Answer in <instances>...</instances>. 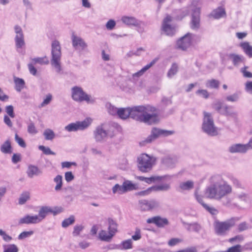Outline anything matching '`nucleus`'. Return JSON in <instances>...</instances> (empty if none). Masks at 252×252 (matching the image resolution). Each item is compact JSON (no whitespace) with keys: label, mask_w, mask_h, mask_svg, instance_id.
<instances>
[{"label":"nucleus","mask_w":252,"mask_h":252,"mask_svg":"<svg viewBox=\"0 0 252 252\" xmlns=\"http://www.w3.org/2000/svg\"><path fill=\"white\" fill-rule=\"evenodd\" d=\"M117 115L124 120L130 117L148 125H158L161 119L157 109L150 105L120 108Z\"/></svg>","instance_id":"1"},{"label":"nucleus","mask_w":252,"mask_h":252,"mask_svg":"<svg viewBox=\"0 0 252 252\" xmlns=\"http://www.w3.org/2000/svg\"><path fill=\"white\" fill-rule=\"evenodd\" d=\"M211 185L205 190L207 197L220 200L232 191L231 187L222 177L215 175L211 179Z\"/></svg>","instance_id":"2"},{"label":"nucleus","mask_w":252,"mask_h":252,"mask_svg":"<svg viewBox=\"0 0 252 252\" xmlns=\"http://www.w3.org/2000/svg\"><path fill=\"white\" fill-rule=\"evenodd\" d=\"M61 57V47L60 43L59 41L55 40L52 43L51 64L59 74L62 73Z\"/></svg>","instance_id":"3"},{"label":"nucleus","mask_w":252,"mask_h":252,"mask_svg":"<svg viewBox=\"0 0 252 252\" xmlns=\"http://www.w3.org/2000/svg\"><path fill=\"white\" fill-rule=\"evenodd\" d=\"M238 220V218H232L224 221L216 220L214 223L215 234L221 236L226 235L230 229L234 226Z\"/></svg>","instance_id":"4"},{"label":"nucleus","mask_w":252,"mask_h":252,"mask_svg":"<svg viewBox=\"0 0 252 252\" xmlns=\"http://www.w3.org/2000/svg\"><path fill=\"white\" fill-rule=\"evenodd\" d=\"M71 97L73 100L78 102L86 101L88 104H94L96 98L86 93L83 89L75 86L71 89Z\"/></svg>","instance_id":"5"},{"label":"nucleus","mask_w":252,"mask_h":252,"mask_svg":"<svg viewBox=\"0 0 252 252\" xmlns=\"http://www.w3.org/2000/svg\"><path fill=\"white\" fill-rule=\"evenodd\" d=\"M156 158L146 154H142L137 158V167L139 171L147 173L151 171L156 161Z\"/></svg>","instance_id":"6"},{"label":"nucleus","mask_w":252,"mask_h":252,"mask_svg":"<svg viewBox=\"0 0 252 252\" xmlns=\"http://www.w3.org/2000/svg\"><path fill=\"white\" fill-rule=\"evenodd\" d=\"M122 130L121 127H109V129H105L103 127H97L94 131V137L96 141L105 140L108 137H113Z\"/></svg>","instance_id":"7"},{"label":"nucleus","mask_w":252,"mask_h":252,"mask_svg":"<svg viewBox=\"0 0 252 252\" xmlns=\"http://www.w3.org/2000/svg\"><path fill=\"white\" fill-rule=\"evenodd\" d=\"M200 41V37L199 35L188 32L177 41V46L178 48L185 51L191 45Z\"/></svg>","instance_id":"8"},{"label":"nucleus","mask_w":252,"mask_h":252,"mask_svg":"<svg viewBox=\"0 0 252 252\" xmlns=\"http://www.w3.org/2000/svg\"><path fill=\"white\" fill-rule=\"evenodd\" d=\"M174 132L173 130H166L154 127L152 129L151 134L145 140L140 142V145L141 146H145L147 144L153 142L160 136H167L174 134Z\"/></svg>","instance_id":"9"},{"label":"nucleus","mask_w":252,"mask_h":252,"mask_svg":"<svg viewBox=\"0 0 252 252\" xmlns=\"http://www.w3.org/2000/svg\"><path fill=\"white\" fill-rule=\"evenodd\" d=\"M140 209L143 211L156 210L160 207V202L156 199L141 200L139 201Z\"/></svg>","instance_id":"10"},{"label":"nucleus","mask_w":252,"mask_h":252,"mask_svg":"<svg viewBox=\"0 0 252 252\" xmlns=\"http://www.w3.org/2000/svg\"><path fill=\"white\" fill-rule=\"evenodd\" d=\"M14 31L16 33V36L14 38L15 46L17 51L19 52V50L25 45L24 36L22 28L19 26H15Z\"/></svg>","instance_id":"11"},{"label":"nucleus","mask_w":252,"mask_h":252,"mask_svg":"<svg viewBox=\"0 0 252 252\" xmlns=\"http://www.w3.org/2000/svg\"><path fill=\"white\" fill-rule=\"evenodd\" d=\"M200 10L199 8H195L191 15V20L190 22V28L193 30H197L200 27Z\"/></svg>","instance_id":"12"},{"label":"nucleus","mask_w":252,"mask_h":252,"mask_svg":"<svg viewBox=\"0 0 252 252\" xmlns=\"http://www.w3.org/2000/svg\"><path fill=\"white\" fill-rule=\"evenodd\" d=\"M171 21L172 17L170 15H167L162 23V30L169 36L173 35L175 32V28L169 24Z\"/></svg>","instance_id":"13"},{"label":"nucleus","mask_w":252,"mask_h":252,"mask_svg":"<svg viewBox=\"0 0 252 252\" xmlns=\"http://www.w3.org/2000/svg\"><path fill=\"white\" fill-rule=\"evenodd\" d=\"M72 46L76 50H84L87 44L84 40L80 37L72 34Z\"/></svg>","instance_id":"14"},{"label":"nucleus","mask_w":252,"mask_h":252,"mask_svg":"<svg viewBox=\"0 0 252 252\" xmlns=\"http://www.w3.org/2000/svg\"><path fill=\"white\" fill-rule=\"evenodd\" d=\"M148 223L155 224L159 227H162L168 224V221L166 218H162L159 216H156L148 219L147 220Z\"/></svg>","instance_id":"15"},{"label":"nucleus","mask_w":252,"mask_h":252,"mask_svg":"<svg viewBox=\"0 0 252 252\" xmlns=\"http://www.w3.org/2000/svg\"><path fill=\"white\" fill-rule=\"evenodd\" d=\"M122 21L128 26L139 27L142 22L132 16H124L122 17Z\"/></svg>","instance_id":"16"},{"label":"nucleus","mask_w":252,"mask_h":252,"mask_svg":"<svg viewBox=\"0 0 252 252\" xmlns=\"http://www.w3.org/2000/svg\"><path fill=\"white\" fill-rule=\"evenodd\" d=\"M40 222V219L38 218L37 215L31 216L27 215L20 219L19 223L35 224L39 223Z\"/></svg>","instance_id":"17"},{"label":"nucleus","mask_w":252,"mask_h":252,"mask_svg":"<svg viewBox=\"0 0 252 252\" xmlns=\"http://www.w3.org/2000/svg\"><path fill=\"white\" fill-rule=\"evenodd\" d=\"M159 60L158 58H156L153 60L149 63L144 66L141 70L132 74V78H139L142 76L145 72L154 65Z\"/></svg>","instance_id":"18"},{"label":"nucleus","mask_w":252,"mask_h":252,"mask_svg":"<svg viewBox=\"0 0 252 252\" xmlns=\"http://www.w3.org/2000/svg\"><path fill=\"white\" fill-rule=\"evenodd\" d=\"M49 213H53L56 215L58 213L57 211H55L52 208L49 206H42L39 211L38 217L40 219L41 222L46 216Z\"/></svg>","instance_id":"19"},{"label":"nucleus","mask_w":252,"mask_h":252,"mask_svg":"<svg viewBox=\"0 0 252 252\" xmlns=\"http://www.w3.org/2000/svg\"><path fill=\"white\" fill-rule=\"evenodd\" d=\"M135 178L141 181H144L148 184H151L152 183L159 182L165 178L164 176H153L150 177H145L143 176H136Z\"/></svg>","instance_id":"20"},{"label":"nucleus","mask_w":252,"mask_h":252,"mask_svg":"<svg viewBox=\"0 0 252 252\" xmlns=\"http://www.w3.org/2000/svg\"><path fill=\"white\" fill-rule=\"evenodd\" d=\"M227 56L235 66H238L241 63H244L245 58L242 55L232 53L227 55Z\"/></svg>","instance_id":"21"},{"label":"nucleus","mask_w":252,"mask_h":252,"mask_svg":"<svg viewBox=\"0 0 252 252\" xmlns=\"http://www.w3.org/2000/svg\"><path fill=\"white\" fill-rule=\"evenodd\" d=\"M248 150V146L245 144H236L229 147V151L231 153H244Z\"/></svg>","instance_id":"22"},{"label":"nucleus","mask_w":252,"mask_h":252,"mask_svg":"<svg viewBox=\"0 0 252 252\" xmlns=\"http://www.w3.org/2000/svg\"><path fill=\"white\" fill-rule=\"evenodd\" d=\"M189 13V8L188 7H184L181 9H176L174 11L176 19L182 20Z\"/></svg>","instance_id":"23"},{"label":"nucleus","mask_w":252,"mask_h":252,"mask_svg":"<svg viewBox=\"0 0 252 252\" xmlns=\"http://www.w3.org/2000/svg\"><path fill=\"white\" fill-rule=\"evenodd\" d=\"M42 173L41 171L36 166L30 165L27 171L28 176L32 178L34 176H38Z\"/></svg>","instance_id":"24"},{"label":"nucleus","mask_w":252,"mask_h":252,"mask_svg":"<svg viewBox=\"0 0 252 252\" xmlns=\"http://www.w3.org/2000/svg\"><path fill=\"white\" fill-rule=\"evenodd\" d=\"M202 130L208 135L214 136L220 134L221 129L218 127H202Z\"/></svg>","instance_id":"25"},{"label":"nucleus","mask_w":252,"mask_h":252,"mask_svg":"<svg viewBox=\"0 0 252 252\" xmlns=\"http://www.w3.org/2000/svg\"><path fill=\"white\" fill-rule=\"evenodd\" d=\"M113 236L109 230L107 232L105 230H101L98 234V238L101 241L107 242H110Z\"/></svg>","instance_id":"26"},{"label":"nucleus","mask_w":252,"mask_h":252,"mask_svg":"<svg viewBox=\"0 0 252 252\" xmlns=\"http://www.w3.org/2000/svg\"><path fill=\"white\" fill-rule=\"evenodd\" d=\"M108 222V230L114 236L117 232L118 224L116 221L111 218H108L107 220Z\"/></svg>","instance_id":"27"},{"label":"nucleus","mask_w":252,"mask_h":252,"mask_svg":"<svg viewBox=\"0 0 252 252\" xmlns=\"http://www.w3.org/2000/svg\"><path fill=\"white\" fill-rule=\"evenodd\" d=\"M176 162L175 158L170 156H165L161 158V163L167 167L172 168Z\"/></svg>","instance_id":"28"},{"label":"nucleus","mask_w":252,"mask_h":252,"mask_svg":"<svg viewBox=\"0 0 252 252\" xmlns=\"http://www.w3.org/2000/svg\"><path fill=\"white\" fill-rule=\"evenodd\" d=\"M14 82L15 85V89L18 92H20L25 87V81L22 78L14 77Z\"/></svg>","instance_id":"29"},{"label":"nucleus","mask_w":252,"mask_h":252,"mask_svg":"<svg viewBox=\"0 0 252 252\" xmlns=\"http://www.w3.org/2000/svg\"><path fill=\"white\" fill-rule=\"evenodd\" d=\"M0 151L3 154H11L12 148L9 140L5 141L0 146Z\"/></svg>","instance_id":"30"},{"label":"nucleus","mask_w":252,"mask_h":252,"mask_svg":"<svg viewBox=\"0 0 252 252\" xmlns=\"http://www.w3.org/2000/svg\"><path fill=\"white\" fill-rule=\"evenodd\" d=\"M183 224L187 225L186 228L189 231H193L196 232H199L201 229V225L197 222L191 223L183 222Z\"/></svg>","instance_id":"31"},{"label":"nucleus","mask_w":252,"mask_h":252,"mask_svg":"<svg viewBox=\"0 0 252 252\" xmlns=\"http://www.w3.org/2000/svg\"><path fill=\"white\" fill-rule=\"evenodd\" d=\"M93 122L91 118H87L83 121H77L75 123H72L67 126H89Z\"/></svg>","instance_id":"32"},{"label":"nucleus","mask_w":252,"mask_h":252,"mask_svg":"<svg viewBox=\"0 0 252 252\" xmlns=\"http://www.w3.org/2000/svg\"><path fill=\"white\" fill-rule=\"evenodd\" d=\"M202 126H214V121L211 114L204 112V120Z\"/></svg>","instance_id":"33"},{"label":"nucleus","mask_w":252,"mask_h":252,"mask_svg":"<svg viewBox=\"0 0 252 252\" xmlns=\"http://www.w3.org/2000/svg\"><path fill=\"white\" fill-rule=\"evenodd\" d=\"M225 15V10L221 7L214 10L211 13V15L215 19H219Z\"/></svg>","instance_id":"34"},{"label":"nucleus","mask_w":252,"mask_h":252,"mask_svg":"<svg viewBox=\"0 0 252 252\" xmlns=\"http://www.w3.org/2000/svg\"><path fill=\"white\" fill-rule=\"evenodd\" d=\"M240 46L249 58H252V46L249 42H245L240 44Z\"/></svg>","instance_id":"35"},{"label":"nucleus","mask_w":252,"mask_h":252,"mask_svg":"<svg viewBox=\"0 0 252 252\" xmlns=\"http://www.w3.org/2000/svg\"><path fill=\"white\" fill-rule=\"evenodd\" d=\"M179 70V66L177 63H174L171 65V67L169 69L167 73V76L169 78H172L177 74Z\"/></svg>","instance_id":"36"},{"label":"nucleus","mask_w":252,"mask_h":252,"mask_svg":"<svg viewBox=\"0 0 252 252\" xmlns=\"http://www.w3.org/2000/svg\"><path fill=\"white\" fill-rule=\"evenodd\" d=\"M32 63L35 64L38 63L39 64H47L49 63V61L46 56L44 57H37L31 59Z\"/></svg>","instance_id":"37"},{"label":"nucleus","mask_w":252,"mask_h":252,"mask_svg":"<svg viewBox=\"0 0 252 252\" xmlns=\"http://www.w3.org/2000/svg\"><path fill=\"white\" fill-rule=\"evenodd\" d=\"M152 188L153 191H167L170 189V186L168 184H163L153 186Z\"/></svg>","instance_id":"38"},{"label":"nucleus","mask_w":252,"mask_h":252,"mask_svg":"<svg viewBox=\"0 0 252 252\" xmlns=\"http://www.w3.org/2000/svg\"><path fill=\"white\" fill-rule=\"evenodd\" d=\"M121 250H128L131 249L133 248L132 246V241L131 239H128L123 241L121 243Z\"/></svg>","instance_id":"39"},{"label":"nucleus","mask_w":252,"mask_h":252,"mask_svg":"<svg viewBox=\"0 0 252 252\" xmlns=\"http://www.w3.org/2000/svg\"><path fill=\"white\" fill-rule=\"evenodd\" d=\"M194 183L191 181H188L185 182H182L180 184V188L182 190H190L193 189Z\"/></svg>","instance_id":"40"},{"label":"nucleus","mask_w":252,"mask_h":252,"mask_svg":"<svg viewBox=\"0 0 252 252\" xmlns=\"http://www.w3.org/2000/svg\"><path fill=\"white\" fill-rule=\"evenodd\" d=\"M124 188L126 189V191L135 190L138 189V186L135 184H133L129 180L125 181L124 183Z\"/></svg>","instance_id":"41"},{"label":"nucleus","mask_w":252,"mask_h":252,"mask_svg":"<svg viewBox=\"0 0 252 252\" xmlns=\"http://www.w3.org/2000/svg\"><path fill=\"white\" fill-rule=\"evenodd\" d=\"M54 182L56 183L55 187L56 191H59L61 189L63 186V177L61 175H58L54 179Z\"/></svg>","instance_id":"42"},{"label":"nucleus","mask_w":252,"mask_h":252,"mask_svg":"<svg viewBox=\"0 0 252 252\" xmlns=\"http://www.w3.org/2000/svg\"><path fill=\"white\" fill-rule=\"evenodd\" d=\"M3 252H18L19 249L15 244L4 245Z\"/></svg>","instance_id":"43"},{"label":"nucleus","mask_w":252,"mask_h":252,"mask_svg":"<svg viewBox=\"0 0 252 252\" xmlns=\"http://www.w3.org/2000/svg\"><path fill=\"white\" fill-rule=\"evenodd\" d=\"M220 82L216 79H212L207 81L206 86L208 88L218 89L219 87Z\"/></svg>","instance_id":"44"},{"label":"nucleus","mask_w":252,"mask_h":252,"mask_svg":"<svg viewBox=\"0 0 252 252\" xmlns=\"http://www.w3.org/2000/svg\"><path fill=\"white\" fill-rule=\"evenodd\" d=\"M106 108H107L108 113L111 115H117L118 109L117 107L112 105L111 103L107 102L106 104Z\"/></svg>","instance_id":"45"},{"label":"nucleus","mask_w":252,"mask_h":252,"mask_svg":"<svg viewBox=\"0 0 252 252\" xmlns=\"http://www.w3.org/2000/svg\"><path fill=\"white\" fill-rule=\"evenodd\" d=\"M212 108L220 113H222L224 109V106L222 103L219 100L214 101L212 104Z\"/></svg>","instance_id":"46"},{"label":"nucleus","mask_w":252,"mask_h":252,"mask_svg":"<svg viewBox=\"0 0 252 252\" xmlns=\"http://www.w3.org/2000/svg\"><path fill=\"white\" fill-rule=\"evenodd\" d=\"M75 222V217L71 215L68 218L64 219L62 223V226L63 228L68 227L69 225L72 224Z\"/></svg>","instance_id":"47"},{"label":"nucleus","mask_w":252,"mask_h":252,"mask_svg":"<svg viewBox=\"0 0 252 252\" xmlns=\"http://www.w3.org/2000/svg\"><path fill=\"white\" fill-rule=\"evenodd\" d=\"M112 191L114 193L118 192L119 194H123L126 192V189L124 188V184L120 186L119 184H116L112 188Z\"/></svg>","instance_id":"48"},{"label":"nucleus","mask_w":252,"mask_h":252,"mask_svg":"<svg viewBox=\"0 0 252 252\" xmlns=\"http://www.w3.org/2000/svg\"><path fill=\"white\" fill-rule=\"evenodd\" d=\"M240 94V92H236L231 95H228L226 97V100L232 102H237L239 99Z\"/></svg>","instance_id":"49"},{"label":"nucleus","mask_w":252,"mask_h":252,"mask_svg":"<svg viewBox=\"0 0 252 252\" xmlns=\"http://www.w3.org/2000/svg\"><path fill=\"white\" fill-rule=\"evenodd\" d=\"M30 199V194L28 192L22 193L19 198V204H25Z\"/></svg>","instance_id":"50"},{"label":"nucleus","mask_w":252,"mask_h":252,"mask_svg":"<svg viewBox=\"0 0 252 252\" xmlns=\"http://www.w3.org/2000/svg\"><path fill=\"white\" fill-rule=\"evenodd\" d=\"M221 114L229 116L236 115V113L232 110V107L227 105H224V109Z\"/></svg>","instance_id":"51"},{"label":"nucleus","mask_w":252,"mask_h":252,"mask_svg":"<svg viewBox=\"0 0 252 252\" xmlns=\"http://www.w3.org/2000/svg\"><path fill=\"white\" fill-rule=\"evenodd\" d=\"M142 238L141 229L138 227L135 228L134 234L132 235L131 239L134 241H138Z\"/></svg>","instance_id":"52"},{"label":"nucleus","mask_w":252,"mask_h":252,"mask_svg":"<svg viewBox=\"0 0 252 252\" xmlns=\"http://www.w3.org/2000/svg\"><path fill=\"white\" fill-rule=\"evenodd\" d=\"M152 192H153V190L151 187L146 190L136 192L135 195L136 196H145L149 195Z\"/></svg>","instance_id":"53"},{"label":"nucleus","mask_w":252,"mask_h":252,"mask_svg":"<svg viewBox=\"0 0 252 252\" xmlns=\"http://www.w3.org/2000/svg\"><path fill=\"white\" fill-rule=\"evenodd\" d=\"M43 134L46 140H52L55 136L54 132L50 129L45 130Z\"/></svg>","instance_id":"54"},{"label":"nucleus","mask_w":252,"mask_h":252,"mask_svg":"<svg viewBox=\"0 0 252 252\" xmlns=\"http://www.w3.org/2000/svg\"><path fill=\"white\" fill-rule=\"evenodd\" d=\"M52 99V95L50 94H48L46 95V98L44 99L42 102L40 104L39 107H43L46 105H48L51 102Z\"/></svg>","instance_id":"55"},{"label":"nucleus","mask_w":252,"mask_h":252,"mask_svg":"<svg viewBox=\"0 0 252 252\" xmlns=\"http://www.w3.org/2000/svg\"><path fill=\"white\" fill-rule=\"evenodd\" d=\"M33 234V231H23V232L19 234L18 238L19 240L24 239L26 238L29 237L30 236L32 235Z\"/></svg>","instance_id":"56"},{"label":"nucleus","mask_w":252,"mask_h":252,"mask_svg":"<svg viewBox=\"0 0 252 252\" xmlns=\"http://www.w3.org/2000/svg\"><path fill=\"white\" fill-rule=\"evenodd\" d=\"M196 94L205 99L208 98L209 96V94L206 90H198L196 92Z\"/></svg>","instance_id":"57"},{"label":"nucleus","mask_w":252,"mask_h":252,"mask_svg":"<svg viewBox=\"0 0 252 252\" xmlns=\"http://www.w3.org/2000/svg\"><path fill=\"white\" fill-rule=\"evenodd\" d=\"M241 246L237 245L229 248L227 251L222 252H241Z\"/></svg>","instance_id":"58"},{"label":"nucleus","mask_w":252,"mask_h":252,"mask_svg":"<svg viewBox=\"0 0 252 252\" xmlns=\"http://www.w3.org/2000/svg\"><path fill=\"white\" fill-rule=\"evenodd\" d=\"M5 111L7 115H8L11 118H14L15 117L14 108L12 105H10L6 106Z\"/></svg>","instance_id":"59"},{"label":"nucleus","mask_w":252,"mask_h":252,"mask_svg":"<svg viewBox=\"0 0 252 252\" xmlns=\"http://www.w3.org/2000/svg\"><path fill=\"white\" fill-rule=\"evenodd\" d=\"M203 207L213 215H216L219 212L216 209L212 207H209L207 204H203Z\"/></svg>","instance_id":"60"},{"label":"nucleus","mask_w":252,"mask_h":252,"mask_svg":"<svg viewBox=\"0 0 252 252\" xmlns=\"http://www.w3.org/2000/svg\"><path fill=\"white\" fill-rule=\"evenodd\" d=\"M0 235L2 237L3 240L7 242H10L12 239L11 236L7 235L2 229H0Z\"/></svg>","instance_id":"61"},{"label":"nucleus","mask_w":252,"mask_h":252,"mask_svg":"<svg viewBox=\"0 0 252 252\" xmlns=\"http://www.w3.org/2000/svg\"><path fill=\"white\" fill-rule=\"evenodd\" d=\"M247 66H245L241 69V72L243 73V76L245 78H252V73L246 70Z\"/></svg>","instance_id":"62"},{"label":"nucleus","mask_w":252,"mask_h":252,"mask_svg":"<svg viewBox=\"0 0 252 252\" xmlns=\"http://www.w3.org/2000/svg\"><path fill=\"white\" fill-rule=\"evenodd\" d=\"M64 178L67 182H70L74 179V176L71 171H68L65 173Z\"/></svg>","instance_id":"63"},{"label":"nucleus","mask_w":252,"mask_h":252,"mask_svg":"<svg viewBox=\"0 0 252 252\" xmlns=\"http://www.w3.org/2000/svg\"><path fill=\"white\" fill-rule=\"evenodd\" d=\"M245 91L252 94V81H247L245 84Z\"/></svg>","instance_id":"64"}]
</instances>
